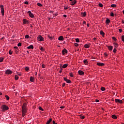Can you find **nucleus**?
Instances as JSON below:
<instances>
[{
  "mask_svg": "<svg viewBox=\"0 0 124 124\" xmlns=\"http://www.w3.org/2000/svg\"><path fill=\"white\" fill-rule=\"evenodd\" d=\"M60 108L61 109H63V108H64V106H61V107H60Z\"/></svg>",
  "mask_w": 124,
  "mask_h": 124,
  "instance_id": "obj_57",
  "label": "nucleus"
},
{
  "mask_svg": "<svg viewBox=\"0 0 124 124\" xmlns=\"http://www.w3.org/2000/svg\"><path fill=\"white\" fill-rule=\"evenodd\" d=\"M4 58L3 57H0V62H2Z\"/></svg>",
  "mask_w": 124,
  "mask_h": 124,
  "instance_id": "obj_29",
  "label": "nucleus"
},
{
  "mask_svg": "<svg viewBox=\"0 0 124 124\" xmlns=\"http://www.w3.org/2000/svg\"><path fill=\"white\" fill-rule=\"evenodd\" d=\"M76 3H77V0H74L73 1H71V2H70V4L71 5H74L76 4Z\"/></svg>",
  "mask_w": 124,
  "mask_h": 124,
  "instance_id": "obj_9",
  "label": "nucleus"
},
{
  "mask_svg": "<svg viewBox=\"0 0 124 124\" xmlns=\"http://www.w3.org/2000/svg\"><path fill=\"white\" fill-rule=\"evenodd\" d=\"M83 62L85 64H89V62H88V60H84Z\"/></svg>",
  "mask_w": 124,
  "mask_h": 124,
  "instance_id": "obj_20",
  "label": "nucleus"
},
{
  "mask_svg": "<svg viewBox=\"0 0 124 124\" xmlns=\"http://www.w3.org/2000/svg\"><path fill=\"white\" fill-rule=\"evenodd\" d=\"M1 109L2 112H4L5 111H7L9 109V108L8 106H6V105H3L1 107Z\"/></svg>",
  "mask_w": 124,
  "mask_h": 124,
  "instance_id": "obj_2",
  "label": "nucleus"
},
{
  "mask_svg": "<svg viewBox=\"0 0 124 124\" xmlns=\"http://www.w3.org/2000/svg\"><path fill=\"white\" fill-rule=\"evenodd\" d=\"M22 21L23 25H26V24H29V23H30L29 20H27L26 19H23Z\"/></svg>",
  "mask_w": 124,
  "mask_h": 124,
  "instance_id": "obj_8",
  "label": "nucleus"
},
{
  "mask_svg": "<svg viewBox=\"0 0 124 124\" xmlns=\"http://www.w3.org/2000/svg\"><path fill=\"white\" fill-rule=\"evenodd\" d=\"M78 73L79 75H84V72L82 70H79L78 71Z\"/></svg>",
  "mask_w": 124,
  "mask_h": 124,
  "instance_id": "obj_14",
  "label": "nucleus"
},
{
  "mask_svg": "<svg viewBox=\"0 0 124 124\" xmlns=\"http://www.w3.org/2000/svg\"><path fill=\"white\" fill-rule=\"evenodd\" d=\"M95 102H99V100H98V99H96V100H95Z\"/></svg>",
  "mask_w": 124,
  "mask_h": 124,
  "instance_id": "obj_59",
  "label": "nucleus"
},
{
  "mask_svg": "<svg viewBox=\"0 0 124 124\" xmlns=\"http://www.w3.org/2000/svg\"><path fill=\"white\" fill-rule=\"evenodd\" d=\"M37 39L38 41H44V38L42 36L40 35L38 37Z\"/></svg>",
  "mask_w": 124,
  "mask_h": 124,
  "instance_id": "obj_6",
  "label": "nucleus"
},
{
  "mask_svg": "<svg viewBox=\"0 0 124 124\" xmlns=\"http://www.w3.org/2000/svg\"><path fill=\"white\" fill-rule=\"evenodd\" d=\"M30 81L31 82H34V78L31 77L30 78Z\"/></svg>",
  "mask_w": 124,
  "mask_h": 124,
  "instance_id": "obj_19",
  "label": "nucleus"
},
{
  "mask_svg": "<svg viewBox=\"0 0 124 124\" xmlns=\"http://www.w3.org/2000/svg\"><path fill=\"white\" fill-rule=\"evenodd\" d=\"M119 31L120 32H123V30H122V29H119Z\"/></svg>",
  "mask_w": 124,
  "mask_h": 124,
  "instance_id": "obj_52",
  "label": "nucleus"
},
{
  "mask_svg": "<svg viewBox=\"0 0 124 124\" xmlns=\"http://www.w3.org/2000/svg\"><path fill=\"white\" fill-rule=\"evenodd\" d=\"M69 75L70 77H73V74L72 73H70Z\"/></svg>",
  "mask_w": 124,
  "mask_h": 124,
  "instance_id": "obj_44",
  "label": "nucleus"
},
{
  "mask_svg": "<svg viewBox=\"0 0 124 124\" xmlns=\"http://www.w3.org/2000/svg\"><path fill=\"white\" fill-rule=\"evenodd\" d=\"M122 41L124 42V35H122L121 37Z\"/></svg>",
  "mask_w": 124,
  "mask_h": 124,
  "instance_id": "obj_39",
  "label": "nucleus"
},
{
  "mask_svg": "<svg viewBox=\"0 0 124 124\" xmlns=\"http://www.w3.org/2000/svg\"><path fill=\"white\" fill-rule=\"evenodd\" d=\"M101 91H102L103 92H104V91H105V88L101 87Z\"/></svg>",
  "mask_w": 124,
  "mask_h": 124,
  "instance_id": "obj_36",
  "label": "nucleus"
},
{
  "mask_svg": "<svg viewBox=\"0 0 124 124\" xmlns=\"http://www.w3.org/2000/svg\"><path fill=\"white\" fill-rule=\"evenodd\" d=\"M14 48L15 49V51L16 53H18V52H19V48H18V47L14 46Z\"/></svg>",
  "mask_w": 124,
  "mask_h": 124,
  "instance_id": "obj_15",
  "label": "nucleus"
},
{
  "mask_svg": "<svg viewBox=\"0 0 124 124\" xmlns=\"http://www.w3.org/2000/svg\"><path fill=\"white\" fill-rule=\"evenodd\" d=\"M104 55H105V57H107V56H108V54H107V53L106 52H105L104 53Z\"/></svg>",
  "mask_w": 124,
  "mask_h": 124,
  "instance_id": "obj_55",
  "label": "nucleus"
},
{
  "mask_svg": "<svg viewBox=\"0 0 124 124\" xmlns=\"http://www.w3.org/2000/svg\"><path fill=\"white\" fill-rule=\"evenodd\" d=\"M107 47L109 51H112L113 50V46H107Z\"/></svg>",
  "mask_w": 124,
  "mask_h": 124,
  "instance_id": "obj_12",
  "label": "nucleus"
},
{
  "mask_svg": "<svg viewBox=\"0 0 124 124\" xmlns=\"http://www.w3.org/2000/svg\"><path fill=\"white\" fill-rule=\"evenodd\" d=\"M48 37L49 39H52V37H51L50 36H48Z\"/></svg>",
  "mask_w": 124,
  "mask_h": 124,
  "instance_id": "obj_60",
  "label": "nucleus"
},
{
  "mask_svg": "<svg viewBox=\"0 0 124 124\" xmlns=\"http://www.w3.org/2000/svg\"><path fill=\"white\" fill-rule=\"evenodd\" d=\"M25 69L26 71H29V70H30V67H26Z\"/></svg>",
  "mask_w": 124,
  "mask_h": 124,
  "instance_id": "obj_31",
  "label": "nucleus"
},
{
  "mask_svg": "<svg viewBox=\"0 0 124 124\" xmlns=\"http://www.w3.org/2000/svg\"><path fill=\"white\" fill-rule=\"evenodd\" d=\"M17 46L18 47H20V46H22V43H19L18 44H17Z\"/></svg>",
  "mask_w": 124,
  "mask_h": 124,
  "instance_id": "obj_41",
  "label": "nucleus"
},
{
  "mask_svg": "<svg viewBox=\"0 0 124 124\" xmlns=\"http://www.w3.org/2000/svg\"><path fill=\"white\" fill-rule=\"evenodd\" d=\"M74 45L76 47H78V46H79V44L78 43H75Z\"/></svg>",
  "mask_w": 124,
  "mask_h": 124,
  "instance_id": "obj_40",
  "label": "nucleus"
},
{
  "mask_svg": "<svg viewBox=\"0 0 124 124\" xmlns=\"http://www.w3.org/2000/svg\"><path fill=\"white\" fill-rule=\"evenodd\" d=\"M28 112V108H27V103H24L22 107V117H25L26 114Z\"/></svg>",
  "mask_w": 124,
  "mask_h": 124,
  "instance_id": "obj_1",
  "label": "nucleus"
},
{
  "mask_svg": "<svg viewBox=\"0 0 124 124\" xmlns=\"http://www.w3.org/2000/svg\"><path fill=\"white\" fill-rule=\"evenodd\" d=\"M80 119H82V120L85 119V116L84 115L80 116Z\"/></svg>",
  "mask_w": 124,
  "mask_h": 124,
  "instance_id": "obj_48",
  "label": "nucleus"
},
{
  "mask_svg": "<svg viewBox=\"0 0 124 124\" xmlns=\"http://www.w3.org/2000/svg\"><path fill=\"white\" fill-rule=\"evenodd\" d=\"M42 66L43 68H45V67H46L45 64H43Z\"/></svg>",
  "mask_w": 124,
  "mask_h": 124,
  "instance_id": "obj_50",
  "label": "nucleus"
},
{
  "mask_svg": "<svg viewBox=\"0 0 124 124\" xmlns=\"http://www.w3.org/2000/svg\"><path fill=\"white\" fill-rule=\"evenodd\" d=\"M62 87H64L65 86V83H63L62 84Z\"/></svg>",
  "mask_w": 124,
  "mask_h": 124,
  "instance_id": "obj_62",
  "label": "nucleus"
},
{
  "mask_svg": "<svg viewBox=\"0 0 124 124\" xmlns=\"http://www.w3.org/2000/svg\"><path fill=\"white\" fill-rule=\"evenodd\" d=\"M100 34L102 36H104V35H105V33H104V32H103V31H100Z\"/></svg>",
  "mask_w": 124,
  "mask_h": 124,
  "instance_id": "obj_18",
  "label": "nucleus"
},
{
  "mask_svg": "<svg viewBox=\"0 0 124 124\" xmlns=\"http://www.w3.org/2000/svg\"><path fill=\"white\" fill-rule=\"evenodd\" d=\"M112 39L113 40H114V41H117V38H116L115 37H112Z\"/></svg>",
  "mask_w": 124,
  "mask_h": 124,
  "instance_id": "obj_32",
  "label": "nucleus"
},
{
  "mask_svg": "<svg viewBox=\"0 0 124 124\" xmlns=\"http://www.w3.org/2000/svg\"><path fill=\"white\" fill-rule=\"evenodd\" d=\"M37 5L40 7H42V6H43V5L40 3H37Z\"/></svg>",
  "mask_w": 124,
  "mask_h": 124,
  "instance_id": "obj_27",
  "label": "nucleus"
},
{
  "mask_svg": "<svg viewBox=\"0 0 124 124\" xmlns=\"http://www.w3.org/2000/svg\"><path fill=\"white\" fill-rule=\"evenodd\" d=\"M63 17H64V18H66V17H67L66 15H63Z\"/></svg>",
  "mask_w": 124,
  "mask_h": 124,
  "instance_id": "obj_58",
  "label": "nucleus"
},
{
  "mask_svg": "<svg viewBox=\"0 0 124 124\" xmlns=\"http://www.w3.org/2000/svg\"><path fill=\"white\" fill-rule=\"evenodd\" d=\"M66 82L68 84H70V83H71V81L70 80H69V79L67 80V81Z\"/></svg>",
  "mask_w": 124,
  "mask_h": 124,
  "instance_id": "obj_34",
  "label": "nucleus"
},
{
  "mask_svg": "<svg viewBox=\"0 0 124 124\" xmlns=\"http://www.w3.org/2000/svg\"><path fill=\"white\" fill-rule=\"evenodd\" d=\"M58 13H55V14L53 15V17H55V16H58Z\"/></svg>",
  "mask_w": 124,
  "mask_h": 124,
  "instance_id": "obj_51",
  "label": "nucleus"
},
{
  "mask_svg": "<svg viewBox=\"0 0 124 124\" xmlns=\"http://www.w3.org/2000/svg\"><path fill=\"white\" fill-rule=\"evenodd\" d=\"M99 6L100 7H103V5L101 3H99Z\"/></svg>",
  "mask_w": 124,
  "mask_h": 124,
  "instance_id": "obj_45",
  "label": "nucleus"
},
{
  "mask_svg": "<svg viewBox=\"0 0 124 124\" xmlns=\"http://www.w3.org/2000/svg\"><path fill=\"white\" fill-rule=\"evenodd\" d=\"M15 80H16L17 81V80H18V79H19V77H18V75H16L15 77Z\"/></svg>",
  "mask_w": 124,
  "mask_h": 124,
  "instance_id": "obj_28",
  "label": "nucleus"
},
{
  "mask_svg": "<svg viewBox=\"0 0 124 124\" xmlns=\"http://www.w3.org/2000/svg\"><path fill=\"white\" fill-rule=\"evenodd\" d=\"M64 81H65L66 82L68 79L66 78H64Z\"/></svg>",
  "mask_w": 124,
  "mask_h": 124,
  "instance_id": "obj_54",
  "label": "nucleus"
},
{
  "mask_svg": "<svg viewBox=\"0 0 124 124\" xmlns=\"http://www.w3.org/2000/svg\"><path fill=\"white\" fill-rule=\"evenodd\" d=\"M111 118H112V119H115L117 118V116H116L115 115H112L111 116Z\"/></svg>",
  "mask_w": 124,
  "mask_h": 124,
  "instance_id": "obj_26",
  "label": "nucleus"
},
{
  "mask_svg": "<svg viewBox=\"0 0 124 124\" xmlns=\"http://www.w3.org/2000/svg\"><path fill=\"white\" fill-rule=\"evenodd\" d=\"M96 40H97L96 38L94 37V38H93V40H94V41H96Z\"/></svg>",
  "mask_w": 124,
  "mask_h": 124,
  "instance_id": "obj_63",
  "label": "nucleus"
},
{
  "mask_svg": "<svg viewBox=\"0 0 124 124\" xmlns=\"http://www.w3.org/2000/svg\"><path fill=\"white\" fill-rule=\"evenodd\" d=\"M40 50L41 51H42V52H44V51H45V49L43 48V47H41L40 48Z\"/></svg>",
  "mask_w": 124,
  "mask_h": 124,
  "instance_id": "obj_35",
  "label": "nucleus"
},
{
  "mask_svg": "<svg viewBox=\"0 0 124 124\" xmlns=\"http://www.w3.org/2000/svg\"><path fill=\"white\" fill-rule=\"evenodd\" d=\"M5 74H7V75H11V74H12V71L10 69H7L5 71Z\"/></svg>",
  "mask_w": 124,
  "mask_h": 124,
  "instance_id": "obj_5",
  "label": "nucleus"
},
{
  "mask_svg": "<svg viewBox=\"0 0 124 124\" xmlns=\"http://www.w3.org/2000/svg\"><path fill=\"white\" fill-rule=\"evenodd\" d=\"M84 48H90V45H89V44H85L84 45Z\"/></svg>",
  "mask_w": 124,
  "mask_h": 124,
  "instance_id": "obj_24",
  "label": "nucleus"
},
{
  "mask_svg": "<svg viewBox=\"0 0 124 124\" xmlns=\"http://www.w3.org/2000/svg\"><path fill=\"white\" fill-rule=\"evenodd\" d=\"M82 17H86V16L87 15V13L86 12H84L82 14Z\"/></svg>",
  "mask_w": 124,
  "mask_h": 124,
  "instance_id": "obj_25",
  "label": "nucleus"
},
{
  "mask_svg": "<svg viewBox=\"0 0 124 124\" xmlns=\"http://www.w3.org/2000/svg\"><path fill=\"white\" fill-rule=\"evenodd\" d=\"M113 53H117V49L114 48L113 50Z\"/></svg>",
  "mask_w": 124,
  "mask_h": 124,
  "instance_id": "obj_38",
  "label": "nucleus"
},
{
  "mask_svg": "<svg viewBox=\"0 0 124 124\" xmlns=\"http://www.w3.org/2000/svg\"><path fill=\"white\" fill-rule=\"evenodd\" d=\"M96 65L98 66H104L105 64L104 63L97 62Z\"/></svg>",
  "mask_w": 124,
  "mask_h": 124,
  "instance_id": "obj_10",
  "label": "nucleus"
},
{
  "mask_svg": "<svg viewBox=\"0 0 124 124\" xmlns=\"http://www.w3.org/2000/svg\"><path fill=\"white\" fill-rule=\"evenodd\" d=\"M62 55H65V54H67V50H66L65 48H64L62 50Z\"/></svg>",
  "mask_w": 124,
  "mask_h": 124,
  "instance_id": "obj_11",
  "label": "nucleus"
},
{
  "mask_svg": "<svg viewBox=\"0 0 124 124\" xmlns=\"http://www.w3.org/2000/svg\"><path fill=\"white\" fill-rule=\"evenodd\" d=\"M110 16H111V17H114V13L111 12L110 14Z\"/></svg>",
  "mask_w": 124,
  "mask_h": 124,
  "instance_id": "obj_37",
  "label": "nucleus"
},
{
  "mask_svg": "<svg viewBox=\"0 0 124 124\" xmlns=\"http://www.w3.org/2000/svg\"><path fill=\"white\" fill-rule=\"evenodd\" d=\"M24 3H25V4H29V2H28V1H25V2H24Z\"/></svg>",
  "mask_w": 124,
  "mask_h": 124,
  "instance_id": "obj_56",
  "label": "nucleus"
},
{
  "mask_svg": "<svg viewBox=\"0 0 124 124\" xmlns=\"http://www.w3.org/2000/svg\"><path fill=\"white\" fill-rule=\"evenodd\" d=\"M17 74L19 75V76H22V74L21 73H18Z\"/></svg>",
  "mask_w": 124,
  "mask_h": 124,
  "instance_id": "obj_53",
  "label": "nucleus"
},
{
  "mask_svg": "<svg viewBox=\"0 0 124 124\" xmlns=\"http://www.w3.org/2000/svg\"><path fill=\"white\" fill-rule=\"evenodd\" d=\"M0 8L2 16H4V6L3 5H0Z\"/></svg>",
  "mask_w": 124,
  "mask_h": 124,
  "instance_id": "obj_3",
  "label": "nucleus"
},
{
  "mask_svg": "<svg viewBox=\"0 0 124 124\" xmlns=\"http://www.w3.org/2000/svg\"><path fill=\"white\" fill-rule=\"evenodd\" d=\"M110 23H111V21H110V19H109V18H107L106 21V24L107 25H108V24H110Z\"/></svg>",
  "mask_w": 124,
  "mask_h": 124,
  "instance_id": "obj_16",
  "label": "nucleus"
},
{
  "mask_svg": "<svg viewBox=\"0 0 124 124\" xmlns=\"http://www.w3.org/2000/svg\"><path fill=\"white\" fill-rule=\"evenodd\" d=\"M115 101L116 103H120V104H123V103H124V101H123V100H120V99H115Z\"/></svg>",
  "mask_w": 124,
  "mask_h": 124,
  "instance_id": "obj_4",
  "label": "nucleus"
},
{
  "mask_svg": "<svg viewBox=\"0 0 124 124\" xmlns=\"http://www.w3.org/2000/svg\"><path fill=\"white\" fill-rule=\"evenodd\" d=\"M111 7H113V8H114V7H117V5L114 4H112L111 5Z\"/></svg>",
  "mask_w": 124,
  "mask_h": 124,
  "instance_id": "obj_30",
  "label": "nucleus"
},
{
  "mask_svg": "<svg viewBox=\"0 0 124 124\" xmlns=\"http://www.w3.org/2000/svg\"><path fill=\"white\" fill-rule=\"evenodd\" d=\"M12 53H13V52H12V51H11V50H10V51H9V55H12Z\"/></svg>",
  "mask_w": 124,
  "mask_h": 124,
  "instance_id": "obj_49",
  "label": "nucleus"
},
{
  "mask_svg": "<svg viewBox=\"0 0 124 124\" xmlns=\"http://www.w3.org/2000/svg\"><path fill=\"white\" fill-rule=\"evenodd\" d=\"M58 40H59L60 41H62L63 40V36H60L59 38H58Z\"/></svg>",
  "mask_w": 124,
  "mask_h": 124,
  "instance_id": "obj_17",
  "label": "nucleus"
},
{
  "mask_svg": "<svg viewBox=\"0 0 124 124\" xmlns=\"http://www.w3.org/2000/svg\"><path fill=\"white\" fill-rule=\"evenodd\" d=\"M27 49H33V46L32 45H30L27 47Z\"/></svg>",
  "mask_w": 124,
  "mask_h": 124,
  "instance_id": "obj_23",
  "label": "nucleus"
},
{
  "mask_svg": "<svg viewBox=\"0 0 124 124\" xmlns=\"http://www.w3.org/2000/svg\"><path fill=\"white\" fill-rule=\"evenodd\" d=\"M52 124H56V122H55V121H52Z\"/></svg>",
  "mask_w": 124,
  "mask_h": 124,
  "instance_id": "obj_61",
  "label": "nucleus"
},
{
  "mask_svg": "<svg viewBox=\"0 0 124 124\" xmlns=\"http://www.w3.org/2000/svg\"><path fill=\"white\" fill-rule=\"evenodd\" d=\"M51 122H52V119H51V118H50V119H49V120H48V121L46 122V124H50V123H51Z\"/></svg>",
  "mask_w": 124,
  "mask_h": 124,
  "instance_id": "obj_22",
  "label": "nucleus"
},
{
  "mask_svg": "<svg viewBox=\"0 0 124 124\" xmlns=\"http://www.w3.org/2000/svg\"><path fill=\"white\" fill-rule=\"evenodd\" d=\"M39 110H41V111H43V109L41 107H39Z\"/></svg>",
  "mask_w": 124,
  "mask_h": 124,
  "instance_id": "obj_46",
  "label": "nucleus"
},
{
  "mask_svg": "<svg viewBox=\"0 0 124 124\" xmlns=\"http://www.w3.org/2000/svg\"><path fill=\"white\" fill-rule=\"evenodd\" d=\"M113 44L115 48H118L119 47V44L117 43L113 42Z\"/></svg>",
  "mask_w": 124,
  "mask_h": 124,
  "instance_id": "obj_13",
  "label": "nucleus"
},
{
  "mask_svg": "<svg viewBox=\"0 0 124 124\" xmlns=\"http://www.w3.org/2000/svg\"><path fill=\"white\" fill-rule=\"evenodd\" d=\"M122 24H124V20H123L122 21Z\"/></svg>",
  "mask_w": 124,
  "mask_h": 124,
  "instance_id": "obj_64",
  "label": "nucleus"
},
{
  "mask_svg": "<svg viewBox=\"0 0 124 124\" xmlns=\"http://www.w3.org/2000/svg\"><path fill=\"white\" fill-rule=\"evenodd\" d=\"M68 66V64H64L62 65V68H66V67Z\"/></svg>",
  "mask_w": 124,
  "mask_h": 124,
  "instance_id": "obj_21",
  "label": "nucleus"
},
{
  "mask_svg": "<svg viewBox=\"0 0 124 124\" xmlns=\"http://www.w3.org/2000/svg\"><path fill=\"white\" fill-rule=\"evenodd\" d=\"M28 13L30 17H31V18H34V16L33 15L32 13H31V11H29L28 12Z\"/></svg>",
  "mask_w": 124,
  "mask_h": 124,
  "instance_id": "obj_7",
  "label": "nucleus"
},
{
  "mask_svg": "<svg viewBox=\"0 0 124 124\" xmlns=\"http://www.w3.org/2000/svg\"><path fill=\"white\" fill-rule=\"evenodd\" d=\"M25 38H30V36L29 35H26Z\"/></svg>",
  "mask_w": 124,
  "mask_h": 124,
  "instance_id": "obj_47",
  "label": "nucleus"
},
{
  "mask_svg": "<svg viewBox=\"0 0 124 124\" xmlns=\"http://www.w3.org/2000/svg\"><path fill=\"white\" fill-rule=\"evenodd\" d=\"M76 42H77V43H79L80 42V40H79V39L77 38L76 39Z\"/></svg>",
  "mask_w": 124,
  "mask_h": 124,
  "instance_id": "obj_42",
  "label": "nucleus"
},
{
  "mask_svg": "<svg viewBox=\"0 0 124 124\" xmlns=\"http://www.w3.org/2000/svg\"><path fill=\"white\" fill-rule=\"evenodd\" d=\"M64 9H65V10H66V9H68V6H64Z\"/></svg>",
  "mask_w": 124,
  "mask_h": 124,
  "instance_id": "obj_43",
  "label": "nucleus"
},
{
  "mask_svg": "<svg viewBox=\"0 0 124 124\" xmlns=\"http://www.w3.org/2000/svg\"><path fill=\"white\" fill-rule=\"evenodd\" d=\"M5 97H6L7 100H9L10 97L8 96V95H6Z\"/></svg>",
  "mask_w": 124,
  "mask_h": 124,
  "instance_id": "obj_33",
  "label": "nucleus"
}]
</instances>
